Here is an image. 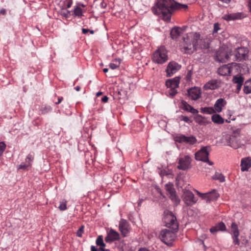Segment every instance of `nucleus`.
<instances>
[{
	"label": "nucleus",
	"instance_id": "f257e3e1",
	"mask_svg": "<svg viewBox=\"0 0 251 251\" xmlns=\"http://www.w3.org/2000/svg\"><path fill=\"white\" fill-rule=\"evenodd\" d=\"M210 43L207 38H203L199 32H191L187 33L180 43V50L186 54H192L198 50H207Z\"/></svg>",
	"mask_w": 251,
	"mask_h": 251
},
{
	"label": "nucleus",
	"instance_id": "f03ea898",
	"mask_svg": "<svg viewBox=\"0 0 251 251\" xmlns=\"http://www.w3.org/2000/svg\"><path fill=\"white\" fill-rule=\"evenodd\" d=\"M188 5L174 1V0H157L151 8L152 13L166 22H170L174 11L183 9L186 10Z\"/></svg>",
	"mask_w": 251,
	"mask_h": 251
},
{
	"label": "nucleus",
	"instance_id": "7ed1b4c3",
	"mask_svg": "<svg viewBox=\"0 0 251 251\" xmlns=\"http://www.w3.org/2000/svg\"><path fill=\"white\" fill-rule=\"evenodd\" d=\"M225 139L227 145L234 149H237L244 146L241 141L240 133L238 131H234L231 134H226Z\"/></svg>",
	"mask_w": 251,
	"mask_h": 251
},
{
	"label": "nucleus",
	"instance_id": "20e7f679",
	"mask_svg": "<svg viewBox=\"0 0 251 251\" xmlns=\"http://www.w3.org/2000/svg\"><path fill=\"white\" fill-rule=\"evenodd\" d=\"M177 230H170L168 229H162L159 234L160 240L168 246H173V243L176 238V234L175 231Z\"/></svg>",
	"mask_w": 251,
	"mask_h": 251
},
{
	"label": "nucleus",
	"instance_id": "39448f33",
	"mask_svg": "<svg viewBox=\"0 0 251 251\" xmlns=\"http://www.w3.org/2000/svg\"><path fill=\"white\" fill-rule=\"evenodd\" d=\"M163 222L166 227L172 228L173 230H177L178 224L176 217L173 212L168 210H165L164 212Z\"/></svg>",
	"mask_w": 251,
	"mask_h": 251
},
{
	"label": "nucleus",
	"instance_id": "423d86ee",
	"mask_svg": "<svg viewBox=\"0 0 251 251\" xmlns=\"http://www.w3.org/2000/svg\"><path fill=\"white\" fill-rule=\"evenodd\" d=\"M168 59L167 51L164 46L160 47L153 54L152 60L157 64H163Z\"/></svg>",
	"mask_w": 251,
	"mask_h": 251
},
{
	"label": "nucleus",
	"instance_id": "0eeeda50",
	"mask_svg": "<svg viewBox=\"0 0 251 251\" xmlns=\"http://www.w3.org/2000/svg\"><path fill=\"white\" fill-rule=\"evenodd\" d=\"M211 151V147L207 146L202 147L201 150L195 153V158L199 161H208L209 152Z\"/></svg>",
	"mask_w": 251,
	"mask_h": 251
},
{
	"label": "nucleus",
	"instance_id": "6e6552de",
	"mask_svg": "<svg viewBox=\"0 0 251 251\" xmlns=\"http://www.w3.org/2000/svg\"><path fill=\"white\" fill-rule=\"evenodd\" d=\"M249 50L246 47H240L236 49L235 56L239 61L246 60L249 57Z\"/></svg>",
	"mask_w": 251,
	"mask_h": 251
},
{
	"label": "nucleus",
	"instance_id": "1a4fd4ad",
	"mask_svg": "<svg viewBox=\"0 0 251 251\" xmlns=\"http://www.w3.org/2000/svg\"><path fill=\"white\" fill-rule=\"evenodd\" d=\"M229 55L225 47H221L216 51L215 60L219 62H226L228 60Z\"/></svg>",
	"mask_w": 251,
	"mask_h": 251
},
{
	"label": "nucleus",
	"instance_id": "9d476101",
	"mask_svg": "<svg viewBox=\"0 0 251 251\" xmlns=\"http://www.w3.org/2000/svg\"><path fill=\"white\" fill-rule=\"evenodd\" d=\"M196 191L200 197H201L202 199L205 200L207 202H210L211 201H215L219 197V194L215 190H213L209 193L205 194L201 193L197 190H196Z\"/></svg>",
	"mask_w": 251,
	"mask_h": 251
},
{
	"label": "nucleus",
	"instance_id": "9b49d317",
	"mask_svg": "<svg viewBox=\"0 0 251 251\" xmlns=\"http://www.w3.org/2000/svg\"><path fill=\"white\" fill-rule=\"evenodd\" d=\"M176 141L180 143H185L191 145H193L197 142V140L194 136H186L183 134L177 136L176 137Z\"/></svg>",
	"mask_w": 251,
	"mask_h": 251
},
{
	"label": "nucleus",
	"instance_id": "f8f14e48",
	"mask_svg": "<svg viewBox=\"0 0 251 251\" xmlns=\"http://www.w3.org/2000/svg\"><path fill=\"white\" fill-rule=\"evenodd\" d=\"M231 234L234 245H239L240 244L239 240L238 238L239 235V231L237 225L235 223H232L231 224Z\"/></svg>",
	"mask_w": 251,
	"mask_h": 251
},
{
	"label": "nucleus",
	"instance_id": "ddd939ff",
	"mask_svg": "<svg viewBox=\"0 0 251 251\" xmlns=\"http://www.w3.org/2000/svg\"><path fill=\"white\" fill-rule=\"evenodd\" d=\"M181 68V66L175 61L170 62L166 70L167 76H171Z\"/></svg>",
	"mask_w": 251,
	"mask_h": 251
},
{
	"label": "nucleus",
	"instance_id": "4468645a",
	"mask_svg": "<svg viewBox=\"0 0 251 251\" xmlns=\"http://www.w3.org/2000/svg\"><path fill=\"white\" fill-rule=\"evenodd\" d=\"M119 229L123 237H126L129 232L130 226L126 220L122 219L119 224Z\"/></svg>",
	"mask_w": 251,
	"mask_h": 251
},
{
	"label": "nucleus",
	"instance_id": "2eb2a0df",
	"mask_svg": "<svg viewBox=\"0 0 251 251\" xmlns=\"http://www.w3.org/2000/svg\"><path fill=\"white\" fill-rule=\"evenodd\" d=\"M183 200L187 205H191L197 201L194 194L189 190H185L184 191Z\"/></svg>",
	"mask_w": 251,
	"mask_h": 251
},
{
	"label": "nucleus",
	"instance_id": "dca6fc26",
	"mask_svg": "<svg viewBox=\"0 0 251 251\" xmlns=\"http://www.w3.org/2000/svg\"><path fill=\"white\" fill-rule=\"evenodd\" d=\"M191 161V158L188 155L185 156L182 158H180L177 168L182 170L187 169L190 165Z\"/></svg>",
	"mask_w": 251,
	"mask_h": 251
},
{
	"label": "nucleus",
	"instance_id": "f3484780",
	"mask_svg": "<svg viewBox=\"0 0 251 251\" xmlns=\"http://www.w3.org/2000/svg\"><path fill=\"white\" fill-rule=\"evenodd\" d=\"M187 93L188 97L192 100H197L201 96V90L199 87H192L188 90Z\"/></svg>",
	"mask_w": 251,
	"mask_h": 251
},
{
	"label": "nucleus",
	"instance_id": "a211bd4d",
	"mask_svg": "<svg viewBox=\"0 0 251 251\" xmlns=\"http://www.w3.org/2000/svg\"><path fill=\"white\" fill-rule=\"evenodd\" d=\"M220 86V81L218 79H211L206 82L203 88L205 90H215Z\"/></svg>",
	"mask_w": 251,
	"mask_h": 251
},
{
	"label": "nucleus",
	"instance_id": "6ab92c4d",
	"mask_svg": "<svg viewBox=\"0 0 251 251\" xmlns=\"http://www.w3.org/2000/svg\"><path fill=\"white\" fill-rule=\"evenodd\" d=\"M120 235L118 232L113 229H111L108 232L105 238V241L107 243H111L119 239Z\"/></svg>",
	"mask_w": 251,
	"mask_h": 251
},
{
	"label": "nucleus",
	"instance_id": "aec40b11",
	"mask_svg": "<svg viewBox=\"0 0 251 251\" xmlns=\"http://www.w3.org/2000/svg\"><path fill=\"white\" fill-rule=\"evenodd\" d=\"M244 17H245V16L242 12H237L235 13L226 14L224 16V19L227 21H229L242 19Z\"/></svg>",
	"mask_w": 251,
	"mask_h": 251
},
{
	"label": "nucleus",
	"instance_id": "412c9836",
	"mask_svg": "<svg viewBox=\"0 0 251 251\" xmlns=\"http://www.w3.org/2000/svg\"><path fill=\"white\" fill-rule=\"evenodd\" d=\"M232 71L231 65L228 64L220 67L218 70V74L221 75H227L230 74Z\"/></svg>",
	"mask_w": 251,
	"mask_h": 251
},
{
	"label": "nucleus",
	"instance_id": "4be33fe9",
	"mask_svg": "<svg viewBox=\"0 0 251 251\" xmlns=\"http://www.w3.org/2000/svg\"><path fill=\"white\" fill-rule=\"evenodd\" d=\"M180 82V78L179 77H175L172 79H169L166 80V85L170 89L177 88L179 86Z\"/></svg>",
	"mask_w": 251,
	"mask_h": 251
},
{
	"label": "nucleus",
	"instance_id": "5701e85b",
	"mask_svg": "<svg viewBox=\"0 0 251 251\" xmlns=\"http://www.w3.org/2000/svg\"><path fill=\"white\" fill-rule=\"evenodd\" d=\"M226 104V100L223 98L218 99L214 105V109L215 112L220 113L222 111L223 107Z\"/></svg>",
	"mask_w": 251,
	"mask_h": 251
},
{
	"label": "nucleus",
	"instance_id": "b1692460",
	"mask_svg": "<svg viewBox=\"0 0 251 251\" xmlns=\"http://www.w3.org/2000/svg\"><path fill=\"white\" fill-rule=\"evenodd\" d=\"M226 229V228L225 224L221 222L210 228V231L211 233L215 234L219 231H225Z\"/></svg>",
	"mask_w": 251,
	"mask_h": 251
},
{
	"label": "nucleus",
	"instance_id": "393cba45",
	"mask_svg": "<svg viewBox=\"0 0 251 251\" xmlns=\"http://www.w3.org/2000/svg\"><path fill=\"white\" fill-rule=\"evenodd\" d=\"M181 108L184 110L191 112L193 114H196L199 112L198 110L195 109L193 107L189 104L186 101L183 100L181 101Z\"/></svg>",
	"mask_w": 251,
	"mask_h": 251
},
{
	"label": "nucleus",
	"instance_id": "a878e982",
	"mask_svg": "<svg viewBox=\"0 0 251 251\" xmlns=\"http://www.w3.org/2000/svg\"><path fill=\"white\" fill-rule=\"evenodd\" d=\"M241 171H247L251 167V158L250 157L243 158L241 162Z\"/></svg>",
	"mask_w": 251,
	"mask_h": 251
},
{
	"label": "nucleus",
	"instance_id": "bb28decb",
	"mask_svg": "<svg viewBox=\"0 0 251 251\" xmlns=\"http://www.w3.org/2000/svg\"><path fill=\"white\" fill-rule=\"evenodd\" d=\"M182 29L179 27H173L170 32L171 38L176 40L182 33Z\"/></svg>",
	"mask_w": 251,
	"mask_h": 251
},
{
	"label": "nucleus",
	"instance_id": "cd10ccee",
	"mask_svg": "<svg viewBox=\"0 0 251 251\" xmlns=\"http://www.w3.org/2000/svg\"><path fill=\"white\" fill-rule=\"evenodd\" d=\"M212 121L218 125L223 124L224 123V119H223L219 114H214L211 117Z\"/></svg>",
	"mask_w": 251,
	"mask_h": 251
},
{
	"label": "nucleus",
	"instance_id": "c85d7f7f",
	"mask_svg": "<svg viewBox=\"0 0 251 251\" xmlns=\"http://www.w3.org/2000/svg\"><path fill=\"white\" fill-rule=\"evenodd\" d=\"M243 90L247 95L251 93V78L245 81Z\"/></svg>",
	"mask_w": 251,
	"mask_h": 251
},
{
	"label": "nucleus",
	"instance_id": "c756f323",
	"mask_svg": "<svg viewBox=\"0 0 251 251\" xmlns=\"http://www.w3.org/2000/svg\"><path fill=\"white\" fill-rule=\"evenodd\" d=\"M83 10L81 8L78 7V6L76 5L74 6V9L73 10V15L75 17H77L78 18H81L83 16Z\"/></svg>",
	"mask_w": 251,
	"mask_h": 251
},
{
	"label": "nucleus",
	"instance_id": "7c9ffc66",
	"mask_svg": "<svg viewBox=\"0 0 251 251\" xmlns=\"http://www.w3.org/2000/svg\"><path fill=\"white\" fill-rule=\"evenodd\" d=\"M52 111V107L50 105H42L40 107V111L42 114H47Z\"/></svg>",
	"mask_w": 251,
	"mask_h": 251
},
{
	"label": "nucleus",
	"instance_id": "2f4dec72",
	"mask_svg": "<svg viewBox=\"0 0 251 251\" xmlns=\"http://www.w3.org/2000/svg\"><path fill=\"white\" fill-rule=\"evenodd\" d=\"M201 112L203 114H212L215 113V111L212 107H204L201 108Z\"/></svg>",
	"mask_w": 251,
	"mask_h": 251
},
{
	"label": "nucleus",
	"instance_id": "473e14b6",
	"mask_svg": "<svg viewBox=\"0 0 251 251\" xmlns=\"http://www.w3.org/2000/svg\"><path fill=\"white\" fill-rule=\"evenodd\" d=\"M244 81V78L241 75H235L232 78L233 83L237 84H243Z\"/></svg>",
	"mask_w": 251,
	"mask_h": 251
},
{
	"label": "nucleus",
	"instance_id": "72a5a7b5",
	"mask_svg": "<svg viewBox=\"0 0 251 251\" xmlns=\"http://www.w3.org/2000/svg\"><path fill=\"white\" fill-rule=\"evenodd\" d=\"M169 198L176 205L179 204L180 201L179 198L176 195V192L170 194Z\"/></svg>",
	"mask_w": 251,
	"mask_h": 251
},
{
	"label": "nucleus",
	"instance_id": "f704fd0d",
	"mask_svg": "<svg viewBox=\"0 0 251 251\" xmlns=\"http://www.w3.org/2000/svg\"><path fill=\"white\" fill-rule=\"evenodd\" d=\"M165 188L168 194L170 195L174 192H176V190L174 187V185L172 183H168L165 184Z\"/></svg>",
	"mask_w": 251,
	"mask_h": 251
},
{
	"label": "nucleus",
	"instance_id": "c9c22d12",
	"mask_svg": "<svg viewBox=\"0 0 251 251\" xmlns=\"http://www.w3.org/2000/svg\"><path fill=\"white\" fill-rule=\"evenodd\" d=\"M212 178L214 179L219 180L221 182H223L225 181L224 176L222 174L219 173H216L212 176Z\"/></svg>",
	"mask_w": 251,
	"mask_h": 251
},
{
	"label": "nucleus",
	"instance_id": "e433bc0d",
	"mask_svg": "<svg viewBox=\"0 0 251 251\" xmlns=\"http://www.w3.org/2000/svg\"><path fill=\"white\" fill-rule=\"evenodd\" d=\"M34 160V154L33 153H30L26 157L25 161L27 164L29 166H31L32 162Z\"/></svg>",
	"mask_w": 251,
	"mask_h": 251
},
{
	"label": "nucleus",
	"instance_id": "4c0bfd02",
	"mask_svg": "<svg viewBox=\"0 0 251 251\" xmlns=\"http://www.w3.org/2000/svg\"><path fill=\"white\" fill-rule=\"evenodd\" d=\"M96 244L98 246H100V247L104 248L105 246V244L103 242V237L102 235H99L96 240Z\"/></svg>",
	"mask_w": 251,
	"mask_h": 251
},
{
	"label": "nucleus",
	"instance_id": "58836bf2",
	"mask_svg": "<svg viewBox=\"0 0 251 251\" xmlns=\"http://www.w3.org/2000/svg\"><path fill=\"white\" fill-rule=\"evenodd\" d=\"M176 88H172L170 89L168 91L167 93L168 95L171 96V97H173L175 96L176 95V94L177 93V91L176 90Z\"/></svg>",
	"mask_w": 251,
	"mask_h": 251
},
{
	"label": "nucleus",
	"instance_id": "ea45409f",
	"mask_svg": "<svg viewBox=\"0 0 251 251\" xmlns=\"http://www.w3.org/2000/svg\"><path fill=\"white\" fill-rule=\"evenodd\" d=\"M179 118L181 121H183L186 123L191 124V123H192V121L187 116L181 115L179 117Z\"/></svg>",
	"mask_w": 251,
	"mask_h": 251
},
{
	"label": "nucleus",
	"instance_id": "a19ab883",
	"mask_svg": "<svg viewBox=\"0 0 251 251\" xmlns=\"http://www.w3.org/2000/svg\"><path fill=\"white\" fill-rule=\"evenodd\" d=\"M91 251H110L108 249H105L104 248L100 247L99 249H97L94 246H92L91 247Z\"/></svg>",
	"mask_w": 251,
	"mask_h": 251
},
{
	"label": "nucleus",
	"instance_id": "79ce46f5",
	"mask_svg": "<svg viewBox=\"0 0 251 251\" xmlns=\"http://www.w3.org/2000/svg\"><path fill=\"white\" fill-rule=\"evenodd\" d=\"M6 145L3 142H0V156L1 155L5 150Z\"/></svg>",
	"mask_w": 251,
	"mask_h": 251
},
{
	"label": "nucleus",
	"instance_id": "37998d69",
	"mask_svg": "<svg viewBox=\"0 0 251 251\" xmlns=\"http://www.w3.org/2000/svg\"><path fill=\"white\" fill-rule=\"evenodd\" d=\"M83 232H84V226H82L77 230L76 233V236L79 237H81L82 236V234Z\"/></svg>",
	"mask_w": 251,
	"mask_h": 251
},
{
	"label": "nucleus",
	"instance_id": "c03bdc74",
	"mask_svg": "<svg viewBox=\"0 0 251 251\" xmlns=\"http://www.w3.org/2000/svg\"><path fill=\"white\" fill-rule=\"evenodd\" d=\"M58 208L60 210H62V211L66 210L67 208L66 201H65L60 202L59 206H58Z\"/></svg>",
	"mask_w": 251,
	"mask_h": 251
},
{
	"label": "nucleus",
	"instance_id": "a18cd8bd",
	"mask_svg": "<svg viewBox=\"0 0 251 251\" xmlns=\"http://www.w3.org/2000/svg\"><path fill=\"white\" fill-rule=\"evenodd\" d=\"M159 174L161 177H163L165 176L172 175L171 173H168L165 170H161L159 171Z\"/></svg>",
	"mask_w": 251,
	"mask_h": 251
},
{
	"label": "nucleus",
	"instance_id": "49530a36",
	"mask_svg": "<svg viewBox=\"0 0 251 251\" xmlns=\"http://www.w3.org/2000/svg\"><path fill=\"white\" fill-rule=\"evenodd\" d=\"M61 14L64 17L68 18L70 16V11L66 10L64 11H62Z\"/></svg>",
	"mask_w": 251,
	"mask_h": 251
},
{
	"label": "nucleus",
	"instance_id": "de8ad7c7",
	"mask_svg": "<svg viewBox=\"0 0 251 251\" xmlns=\"http://www.w3.org/2000/svg\"><path fill=\"white\" fill-rule=\"evenodd\" d=\"M29 166L28 165V164L22 163L18 166V169L25 170Z\"/></svg>",
	"mask_w": 251,
	"mask_h": 251
},
{
	"label": "nucleus",
	"instance_id": "09e8293b",
	"mask_svg": "<svg viewBox=\"0 0 251 251\" xmlns=\"http://www.w3.org/2000/svg\"><path fill=\"white\" fill-rule=\"evenodd\" d=\"M220 29L219 24L217 23H215L214 24L213 33H217Z\"/></svg>",
	"mask_w": 251,
	"mask_h": 251
},
{
	"label": "nucleus",
	"instance_id": "8fccbe9b",
	"mask_svg": "<svg viewBox=\"0 0 251 251\" xmlns=\"http://www.w3.org/2000/svg\"><path fill=\"white\" fill-rule=\"evenodd\" d=\"M109 66L110 68L112 70H114V69H116V68H117L119 66V65H117L115 63H110Z\"/></svg>",
	"mask_w": 251,
	"mask_h": 251
},
{
	"label": "nucleus",
	"instance_id": "3c124183",
	"mask_svg": "<svg viewBox=\"0 0 251 251\" xmlns=\"http://www.w3.org/2000/svg\"><path fill=\"white\" fill-rule=\"evenodd\" d=\"M243 84H237V86H236V93L237 94H239L241 89V88H242V86L243 85Z\"/></svg>",
	"mask_w": 251,
	"mask_h": 251
},
{
	"label": "nucleus",
	"instance_id": "603ef678",
	"mask_svg": "<svg viewBox=\"0 0 251 251\" xmlns=\"http://www.w3.org/2000/svg\"><path fill=\"white\" fill-rule=\"evenodd\" d=\"M108 98L106 96H104L101 98V101L103 102H106L108 101Z\"/></svg>",
	"mask_w": 251,
	"mask_h": 251
},
{
	"label": "nucleus",
	"instance_id": "864d4df0",
	"mask_svg": "<svg viewBox=\"0 0 251 251\" xmlns=\"http://www.w3.org/2000/svg\"><path fill=\"white\" fill-rule=\"evenodd\" d=\"M73 4V0H69L67 4V8H69L71 7Z\"/></svg>",
	"mask_w": 251,
	"mask_h": 251
},
{
	"label": "nucleus",
	"instance_id": "5fc2aeb1",
	"mask_svg": "<svg viewBox=\"0 0 251 251\" xmlns=\"http://www.w3.org/2000/svg\"><path fill=\"white\" fill-rule=\"evenodd\" d=\"M6 10L5 9L2 8L0 10V15H6Z\"/></svg>",
	"mask_w": 251,
	"mask_h": 251
},
{
	"label": "nucleus",
	"instance_id": "6e6d98bb",
	"mask_svg": "<svg viewBox=\"0 0 251 251\" xmlns=\"http://www.w3.org/2000/svg\"><path fill=\"white\" fill-rule=\"evenodd\" d=\"M76 5L78 6V7H80V8L85 7V5H84L83 3H81V2H77L76 4Z\"/></svg>",
	"mask_w": 251,
	"mask_h": 251
},
{
	"label": "nucleus",
	"instance_id": "4d7b16f0",
	"mask_svg": "<svg viewBox=\"0 0 251 251\" xmlns=\"http://www.w3.org/2000/svg\"><path fill=\"white\" fill-rule=\"evenodd\" d=\"M63 98V97H58V101L55 102L56 104H58L62 101Z\"/></svg>",
	"mask_w": 251,
	"mask_h": 251
},
{
	"label": "nucleus",
	"instance_id": "13d9d810",
	"mask_svg": "<svg viewBox=\"0 0 251 251\" xmlns=\"http://www.w3.org/2000/svg\"><path fill=\"white\" fill-rule=\"evenodd\" d=\"M89 29L87 28H82V32L83 34H86L88 32H89Z\"/></svg>",
	"mask_w": 251,
	"mask_h": 251
},
{
	"label": "nucleus",
	"instance_id": "bf43d9fd",
	"mask_svg": "<svg viewBox=\"0 0 251 251\" xmlns=\"http://www.w3.org/2000/svg\"><path fill=\"white\" fill-rule=\"evenodd\" d=\"M203 162L207 163L209 165H212L213 164V162L209 161L208 157V161H203Z\"/></svg>",
	"mask_w": 251,
	"mask_h": 251
},
{
	"label": "nucleus",
	"instance_id": "052dcab7",
	"mask_svg": "<svg viewBox=\"0 0 251 251\" xmlns=\"http://www.w3.org/2000/svg\"><path fill=\"white\" fill-rule=\"evenodd\" d=\"M248 6L249 8V11L251 14V0H249Z\"/></svg>",
	"mask_w": 251,
	"mask_h": 251
},
{
	"label": "nucleus",
	"instance_id": "680f3d73",
	"mask_svg": "<svg viewBox=\"0 0 251 251\" xmlns=\"http://www.w3.org/2000/svg\"><path fill=\"white\" fill-rule=\"evenodd\" d=\"M75 89L76 90V91H79L80 90V87L79 86H77L75 88Z\"/></svg>",
	"mask_w": 251,
	"mask_h": 251
},
{
	"label": "nucleus",
	"instance_id": "e2e57ef3",
	"mask_svg": "<svg viewBox=\"0 0 251 251\" xmlns=\"http://www.w3.org/2000/svg\"><path fill=\"white\" fill-rule=\"evenodd\" d=\"M108 69L107 68H104V69H103V72H104V73H106V72H108Z\"/></svg>",
	"mask_w": 251,
	"mask_h": 251
},
{
	"label": "nucleus",
	"instance_id": "0e129e2a",
	"mask_svg": "<svg viewBox=\"0 0 251 251\" xmlns=\"http://www.w3.org/2000/svg\"><path fill=\"white\" fill-rule=\"evenodd\" d=\"M102 94V92H98L97 93V96L98 97L100 96V95H101Z\"/></svg>",
	"mask_w": 251,
	"mask_h": 251
},
{
	"label": "nucleus",
	"instance_id": "69168bd1",
	"mask_svg": "<svg viewBox=\"0 0 251 251\" xmlns=\"http://www.w3.org/2000/svg\"><path fill=\"white\" fill-rule=\"evenodd\" d=\"M90 32V33L91 34H93L94 33V30H90L89 31Z\"/></svg>",
	"mask_w": 251,
	"mask_h": 251
},
{
	"label": "nucleus",
	"instance_id": "338daca9",
	"mask_svg": "<svg viewBox=\"0 0 251 251\" xmlns=\"http://www.w3.org/2000/svg\"><path fill=\"white\" fill-rule=\"evenodd\" d=\"M247 251H251V248H250V249H248L247 250Z\"/></svg>",
	"mask_w": 251,
	"mask_h": 251
},
{
	"label": "nucleus",
	"instance_id": "774afa93",
	"mask_svg": "<svg viewBox=\"0 0 251 251\" xmlns=\"http://www.w3.org/2000/svg\"><path fill=\"white\" fill-rule=\"evenodd\" d=\"M198 117H201V118H202V117L201 115H198Z\"/></svg>",
	"mask_w": 251,
	"mask_h": 251
}]
</instances>
